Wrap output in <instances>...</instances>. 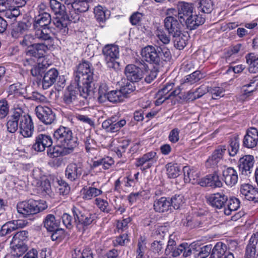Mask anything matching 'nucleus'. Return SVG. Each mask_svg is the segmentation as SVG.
<instances>
[{"label": "nucleus", "mask_w": 258, "mask_h": 258, "mask_svg": "<svg viewBox=\"0 0 258 258\" xmlns=\"http://www.w3.org/2000/svg\"><path fill=\"white\" fill-rule=\"evenodd\" d=\"M93 69L91 63L82 60V106L88 105L93 89Z\"/></svg>", "instance_id": "nucleus-1"}, {"label": "nucleus", "mask_w": 258, "mask_h": 258, "mask_svg": "<svg viewBox=\"0 0 258 258\" xmlns=\"http://www.w3.org/2000/svg\"><path fill=\"white\" fill-rule=\"evenodd\" d=\"M57 145L66 148V153H71L77 146V139L72 136V131L68 127L60 126L53 133Z\"/></svg>", "instance_id": "nucleus-2"}, {"label": "nucleus", "mask_w": 258, "mask_h": 258, "mask_svg": "<svg viewBox=\"0 0 258 258\" xmlns=\"http://www.w3.org/2000/svg\"><path fill=\"white\" fill-rule=\"evenodd\" d=\"M47 208L46 202L43 200H29L20 202L17 206L18 212L25 217L37 214Z\"/></svg>", "instance_id": "nucleus-3"}, {"label": "nucleus", "mask_w": 258, "mask_h": 258, "mask_svg": "<svg viewBox=\"0 0 258 258\" xmlns=\"http://www.w3.org/2000/svg\"><path fill=\"white\" fill-rule=\"evenodd\" d=\"M170 235L165 249V254L169 257H177L181 253L184 257L190 256L192 253L193 246L187 242H183L177 246L176 242Z\"/></svg>", "instance_id": "nucleus-4"}, {"label": "nucleus", "mask_w": 258, "mask_h": 258, "mask_svg": "<svg viewBox=\"0 0 258 258\" xmlns=\"http://www.w3.org/2000/svg\"><path fill=\"white\" fill-rule=\"evenodd\" d=\"M107 67L116 71L119 69V63L116 61L119 56V50L117 45L108 44L102 50Z\"/></svg>", "instance_id": "nucleus-5"}, {"label": "nucleus", "mask_w": 258, "mask_h": 258, "mask_svg": "<svg viewBox=\"0 0 258 258\" xmlns=\"http://www.w3.org/2000/svg\"><path fill=\"white\" fill-rule=\"evenodd\" d=\"M79 68L74 73V79L72 81L71 85L68 87V90L63 95V100L66 104H70L75 101L80 92V78L81 72Z\"/></svg>", "instance_id": "nucleus-6"}, {"label": "nucleus", "mask_w": 258, "mask_h": 258, "mask_svg": "<svg viewBox=\"0 0 258 258\" xmlns=\"http://www.w3.org/2000/svg\"><path fill=\"white\" fill-rule=\"evenodd\" d=\"M20 113L19 127L20 133L25 138L30 137L34 131V124L31 117L18 108Z\"/></svg>", "instance_id": "nucleus-7"}, {"label": "nucleus", "mask_w": 258, "mask_h": 258, "mask_svg": "<svg viewBox=\"0 0 258 258\" xmlns=\"http://www.w3.org/2000/svg\"><path fill=\"white\" fill-rule=\"evenodd\" d=\"M157 153L150 151L142 156L136 159L135 165L137 167H143L141 169L144 170L150 168L155 164L158 160Z\"/></svg>", "instance_id": "nucleus-8"}, {"label": "nucleus", "mask_w": 258, "mask_h": 258, "mask_svg": "<svg viewBox=\"0 0 258 258\" xmlns=\"http://www.w3.org/2000/svg\"><path fill=\"white\" fill-rule=\"evenodd\" d=\"M207 203L216 209L225 208L227 201V196L223 192H217L206 196Z\"/></svg>", "instance_id": "nucleus-9"}, {"label": "nucleus", "mask_w": 258, "mask_h": 258, "mask_svg": "<svg viewBox=\"0 0 258 258\" xmlns=\"http://www.w3.org/2000/svg\"><path fill=\"white\" fill-rule=\"evenodd\" d=\"M240 195L247 201L258 203V189L249 183L241 184Z\"/></svg>", "instance_id": "nucleus-10"}, {"label": "nucleus", "mask_w": 258, "mask_h": 258, "mask_svg": "<svg viewBox=\"0 0 258 258\" xmlns=\"http://www.w3.org/2000/svg\"><path fill=\"white\" fill-rule=\"evenodd\" d=\"M35 112L39 119L46 124H50L55 120V114L48 107L38 106L35 108Z\"/></svg>", "instance_id": "nucleus-11"}, {"label": "nucleus", "mask_w": 258, "mask_h": 258, "mask_svg": "<svg viewBox=\"0 0 258 258\" xmlns=\"http://www.w3.org/2000/svg\"><path fill=\"white\" fill-rule=\"evenodd\" d=\"M258 143V130L254 127L247 129L242 140V146L248 149L255 147Z\"/></svg>", "instance_id": "nucleus-12"}, {"label": "nucleus", "mask_w": 258, "mask_h": 258, "mask_svg": "<svg viewBox=\"0 0 258 258\" xmlns=\"http://www.w3.org/2000/svg\"><path fill=\"white\" fill-rule=\"evenodd\" d=\"M227 150V147L224 145L218 146L209 157L206 162V166L208 168H215L222 159L223 156Z\"/></svg>", "instance_id": "nucleus-13"}, {"label": "nucleus", "mask_w": 258, "mask_h": 258, "mask_svg": "<svg viewBox=\"0 0 258 258\" xmlns=\"http://www.w3.org/2000/svg\"><path fill=\"white\" fill-rule=\"evenodd\" d=\"M141 54L146 61L150 63L159 64L160 62L161 55L159 53L158 47L156 49L153 46L148 45L142 50Z\"/></svg>", "instance_id": "nucleus-14"}, {"label": "nucleus", "mask_w": 258, "mask_h": 258, "mask_svg": "<svg viewBox=\"0 0 258 258\" xmlns=\"http://www.w3.org/2000/svg\"><path fill=\"white\" fill-rule=\"evenodd\" d=\"M52 144V140L50 136L40 134L36 137L32 148L37 152H42L46 148L50 147Z\"/></svg>", "instance_id": "nucleus-15"}, {"label": "nucleus", "mask_w": 258, "mask_h": 258, "mask_svg": "<svg viewBox=\"0 0 258 258\" xmlns=\"http://www.w3.org/2000/svg\"><path fill=\"white\" fill-rule=\"evenodd\" d=\"M124 74L127 80L131 82H138L143 77L142 69L133 64H128L125 67Z\"/></svg>", "instance_id": "nucleus-16"}, {"label": "nucleus", "mask_w": 258, "mask_h": 258, "mask_svg": "<svg viewBox=\"0 0 258 258\" xmlns=\"http://www.w3.org/2000/svg\"><path fill=\"white\" fill-rule=\"evenodd\" d=\"M254 161L253 157L251 155H245L240 158L238 167L241 174L248 175L252 172Z\"/></svg>", "instance_id": "nucleus-17"}, {"label": "nucleus", "mask_w": 258, "mask_h": 258, "mask_svg": "<svg viewBox=\"0 0 258 258\" xmlns=\"http://www.w3.org/2000/svg\"><path fill=\"white\" fill-rule=\"evenodd\" d=\"M199 184L202 186L211 187L212 188L220 187L223 183L219 178V176L216 172L209 174L202 178L199 181Z\"/></svg>", "instance_id": "nucleus-18"}, {"label": "nucleus", "mask_w": 258, "mask_h": 258, "mask_svg": "<svg viewBox=\"0 0 258 258\" xmlns=\"http://www.w3.org/2000/svg\"><path fill=\"white\" fill-rule=\"evenodd\" d=\"M164 27L169 34L173 35L181 31L182 23L179 22L177 19L172 16H168L164 20Z\"/></svg>", "instance_id": "nucleus-19"}, {"label": "nucleus", "mask_w": 258, "mask_h": 258, "mask_svg": "<svg viewBox=\"0 0 258 258\" xmlns=\"http://www.w3.org/2000/svg\"><path fill=\"white\" fill-rule=\"evenodd\" d=\"M178 17L181 23L185 21L188 16L193 14L194 8L191 4L180 2L177 5Z\"/></svg>", "instance_id": "nucleus-20"}, {"label": "nucleus", "mask_w": 258, "mask_h": 258, "mask_svg": "<svg viewBox=\"0 0 258 258\" xmlns=\"http://www.w3.org/2000/svg\"><path fill=\"white\" fill-rule=\"evenodd\" d=\"M222 175L226 184L230 187L235 185L238 181L237 172L233 168L228 167L224 170Z\"/></svg>", "instance_id": "nucleus-21"}, {"label": "nucleus", "mask_w": 258, "mask_h": 258, "mask_svg": "<svg viewBox=\"0 0 258 258\" xmlns=\"http://www.w3.org/2000/svg\"><path fill=\"white\" fill-rule=\"evenodd\" d=\"M205 21V19L202 15L191 14L188 16L184 22L187 28L189 30H195L198 27L203 25Z\"/></svg>", "instance_id": "nucleus-22"}, {"label": "nucleus", "mask_w": 258, "mask_h": 258, "mask_svg": "<svg viewBox=\"0 0 258 258\" xmlns=\"http://www.w3.org/2000/svg\"><path fill=\"white\" fill-rule=\"evenodd\" d=\"M58 76V72L55 69H51L45 73L42 81V87L47 89L56 82Z\"/></svg>", "instance_id": "nucleus-23"}, {"label": "nucleus", "mask_w": 258, "mask_h": 258, "mask_svg": "<svg viewBox=\"0 0 258 258\" xmlns=\"http://www.w3.org/2000/svg\"><path fill=\"white\" fill-rule=\"evenodd\" d=\"M154 210L156 212L164 213L171 210L169 198L165 197L156 199L153 204Z\"/></svg>", "instance_id": "nucleus-24"}, {"label": "nucleus", "mask_w": 258, "mask_h": 258, "mask_svg": "<svg viewBox=\"0 0 258 258\" xmlns=\"http://www.w3.org/2000/svg\"><path fill=\"white\" fill-rule=\"evenodd\" d=\"M20 113L18 108H15L10 116L7 123L8 131L11 133L17 131L19 126Z\"/></svg>", "instance_id": "nucleus-25"}, {"label": "nucleus", "mask_w": 258, "mask_h": 258, "mask_svg": "<svg viewBox=\"0 0 258 258\" xmlns=\"http://www.w3.org/2000/svg\"><path fill=\"white\" fill-rule=\"evenodd\" d=\"M229 252L225 244L219 242L212 248L210 258H222Z\"/></svg>", "instance_id": "nucleus-26"}, {"label": "nucleus", "mask_w": 258, "mask_h": 258, "mask_svg": "<svg viewBox=\"0 0 258 258\" xmlns=\"http://www.w3.org/2000/svg\"><path fill=\"white\" fill-rule=\"evenodd\" d=\"M246 63L248 64V71L250 73H258V55L253 53H249L245 56Z\"/></svg>", "instance_id": "nucleus-27"}, {"label": "nucleus", "mask_w": 258, "mask_h": 258, "mask_svg": "<svg viewBox=\"0 0 258 258\" xmlns=\"http://www.w3.org/2000/svg\"><path fill=\"white\" fill-rule=\"evenodd\" d=\"M258 256V242L250 237L245 250V258H256Z\"/></svg>", "instance_id": "nucleus-28"}, {"label": "nucleus", "mask_w": 258, "mask_h": 258, "mask_svg": "<svg viewBox=\"0 0 258 258\" xmlns=\"http://www.w3.org/2000/svg\"><path fill=\"white\" fill-rule=\"evenodd\" d=\"M51 22L49 14L42 13L36 16L34 26L35 28L47 27Z\"/></svg>", "instance_id": "nucleus-29"}, {"label": "nucleus", "mask_w": 258, "mask_h": 258, "mask_svg": "<svg viewBox=\"0 0 258 258\" xmlns=\"http://www.w3.org/2000/svg\"><path fill=\"white\" fill-rule=\"evenodd\" d=\"M172 36L174 46L179 50L183 49L186 45L188 36L182 33L181 31Z\"/></svg>", "instance_id": "nucleus-30"}, {"label": "nucleus", "mask_w": 258, "mask_h": 258, "mask_svg": "<svg viewBox=\"0 0 258 258\" xmlns=\"http://www.w3.org/2000/svg\"><path fill=\"white\" fill-rule=\"evenodd\" d=\"M227 208H224V212L226 215L232 214V212L237 210L240 207V201L235 197L231 198L229 200L227 199Z\"/></svg>", "instance_id": "nucleus-31"}, {"label": "nucleus", "mask_w": 258, "mask_h": 258, "mask_svg": "<svg viewBox=\"0 0 258 258\" xmlns=\"http://www.w3.org/2000/svg\"><path fill=\"white\" fill-rule=\"evenodd\" d=\"M184 174V180L185 182H191L194 183L198 177V173L194 168L189 166H184L182 168Z\"/></svg>", "instance_id": "nucleus-32"}, {"label": "nucleus", "mask_w": 258, "mask_h": 258, "mask_svg": "<svg viewBox=\"0 0 258 258\" xmlns=\"http://www.w3.org/2000/svg\"><path fill=\"white\" fill-rule=\"evenodd\" d=\"M95 17L99 22H104L109 18L110 12L107 10H104L101 6L96 7L94 9Z\"/></svg>", "instance_id": "nucleus-33"}, {"label": "nucleus", "mask_w": 258, "mask_h": 258, "mask_svg": "<svg viewBox=\"0 0 258 258\" xmlns=\"http://www.w3.org/2000/svg\"><path fill=\"white\" fill-rule=\"evenodd\" d=\"M44 226L48 231H53L56 230L59 226V222H57L54 216L52 214H48L46 216L43 221Z\"/></svg>", "instance_id": "nucleus-34"}, {"label": "nucleus", "mask_w": 258, "mask_h": 258, "mask_svg": "<svg viewBox=\"0 0 258 258\" xmlns=\"http://www.w3.org/2000/svg\"><path fill=\"white\" fill-rule=\"evenodd\" d=\"M79 168L76 163L69 164L65 171L66 176L71 181L75 180L80 175Z\"/></svg>", "instance_id": "nucleus-35"}, {"label": "nucleus", "mask_w": 258, "mask_h": 258, "mask_svg": "<svg viewBox=\"0 0 258 258\" xmlns=\"http://www.w3.org/2000/svg\"><path fill=\"white\" fill-rule=\"evenodd\" d=\"M27 30V26L26 23L19 22L13 26L11 35L14 38H19L23 36Z\"/></svg>", "instance_id": "nucleus-36"}, {"label": "nucleus", "mask_w": 258, "mask_h": 258, "mask_svg": "<svg viewBox=\"0 0 258 258\" xmlns=\"http://www.w3.org/2000/svg\"><path fill=\"white\" fill-rule=\"evenodd\" d=\"M147 250L145 238L141 237L138 240L137 248L136 251V258H148L146 254Z\"/></svg>", "instance_id": "nucleus-37"}, {"label": "nucleus", "mask_w": 258, "mask_h": 258, "mask_svg": "<svg viewBox=\"0 0 258 258\" xmlns=\"http://www.w3.org/2000/svg\"><path fill=\"white\" fill-rule=\"evenodd\" d=\"M167 174L169 178H174L178 177L181 171L180 166L177 164L169 163L166 166Z\"/></svg>", "instance_id": "nucleus-38"}, {"label": "nucleus", "mask_w": 258, "mask_h": 258, "mask_svg": "<svg viewBox=\"0 0 258 258\" xmlns=\"http://www.w3.org/2000/svg\"><path fill=\"white\" fill-rule=\"evenodd\" d=\"M36 29L34 37L41 40H48L51 39L50 30L47 27L35 28Z\"/></svg>", "instance_id": "nucleus-39"}, {"label": "nucleus", "mask_w": 258, "mask_h": 258, "mask_svg": "<svg viewBox=\"0 0 258 258\" xmlns=\"http://www.w3.org/2000/svg\"><path fill=\"white\" fill-rule=\"evenodd\" d=\"M12 255L15 257L21 256L28 249L27 244H10Z\"/></svg>", "instance_id": "nucleus-40"}, {"label": "nucleus", "mask_w": 258, "mask_h": 258, "mask_svg": "<svg viewBox=\"0 0 258 258\" xmlns=\"http://www.w3.org/2000/svg\"><path fill=\"white\" fill-rule=\"evenodd\" d=\"M106 98L110 102L117 103L122 101L124 97L120 90H116L109 91Z\"/></svg>", "instance_id": "nucleus-41"}, {"label": "nucleus", "mask_w": 258, "mask_h": 258, "mask_svg": "<svg viewBox=\"0 0 258 258\" xmlns=\"http://www.w3.org/2000/svg\"><path fill=\"white\" fill-rule=\"evenodd\" d=\"M49 5L52 11L55 14L63 16L65 13V6L57 0H50Z\"/></svg>", "instance_id": "nucleus-42"}, {"label": "nucleus", "mask_w": 258, "mask_h": 258, "mask_svg": "<svg viewBox=\"0 0 258 258\" xmlns=\"http://www.w3.org/2000/svg\"><path fill=\"white\" fill-rule=\"evenodd\" d=\"M174 85V83L173 82L168 83L164 85L163 87L156 94L157 99H164L165 97L171 92Z\"/></svg>", "instance_id": "nucleus-43"}, {"label": "nucleus", "mask_w": 258, "mask_h": 258, "mask_svg": "<svg viewBox=\"0 0 258 258\" xmlns=\"http://www.w3.org/2000/svg\"><path fill=\"white\" fill-rule=\"evenodd\" d=\"M204 77L203 74L200 71H196L185 77L183 83H188L190 85L198 82Z\"/></svg>", "instance_id": "nucleus-44"}, {"label": "nucleus", "mask_w": 258, "mask_h": 258, "mask_svg": "<svg viewBox=\"0 0 258 258\" xmlns=\"http://www.w3.org/2000/svg\"><path fill=\"white\" fill-rule=\"evenodd\" d=\"M64 151H66V148H62L57 145L56 147L49 148L47 151V154L50 157L54 158L60 155L63 156L70 153L68 152L66 153Z\"/></svg>", "instance_id": "nucleus-45"}, {"label": "nucleus", "mask_w": 258, "mask_h": 258, "mask_svg": "<svg viewBox=\"0 0 258 258\" xmlns=\"http://www.w3.org/2000/svg\"><path fill=\"white\" fill-rule=\"evenodd\" d=\"M239 147V141L238 138L234 137L231 139L229 147L228 149V152L229 156H234L238 152Z\"/></svg>", "instance_id": "nucleus-46"}, {"label": "nucleus", "mask_w": 258, "mask_h": 258, "mask_svg": "<svg viewBox=\"0 0 258 258\" xmlns=\"http://www.w3.org/2000/svg\"><path fill=\"white\" fill-rule=\"evenodd\" d=\"M68 20H66L63 16L60 18L57 17L54 21V24L56 28L62 33L67 32L68 29L67 28Z\"/></svg>", "instance_id": "nucleus-47"}, {"label": "nucleus", "mask_w": 258, "mask_h": 258, "mask_svg": "<svg viewBox=\"0 0 258 258\" xmlns=\"http://www.w3.org/2000/svg\"><path fill=\"white\" fill-rule=\"evenodd\" d=\"M102 190L98 188L89 187L87 190L84 189L83 198L85 200H90L93 197L100 195Z\"/></svg>", "instance_id": "nucleus-48"}, {"label": "nucleus", "mask_w": 258, "mask_h": 258, "mask_svg": "<svg viewBox=\"0 0 258 258\" xmlns=\"http://www.w3.org/2000/svg\"><path fill=\"white\" fill-rule=\"evenodd\" d=\"M146 195L145 190H140L137 192H131L127 197V200L131 205L136 203L137 201H141L145 198Z\"/></svg>", "instance_id": "nucleus-49"}, {"label": "nucleus", "mask_w": 258, "mask_h": 258, "mask_svg": "<svg viewBox=\"0 0 258 258\" xmlns=\"http://www.w3.org/2000/svg\"><path fill=\"white\" fill-rule=\"evenodd\" d=\"M171 208L173 207L174 209L177 210L184 203L183 197L182 195H175L171 198H169Z\"/></svg>", "instance_id": "nucleus-50"}, {"label": "nucleus", "mask_w": 258, "mask_h": 258, "mask_svg": "<svg viewBox=\"0 0 258 258\" xmlns=\"http://www.w3.org/2000/svg\"><path fill=\"white\" fill-rule=\"evenodd\" d=\"M95 215L93 213H87L82 214V225H83V230L85 231L88 225H90L95 220Z\"/></svg>", "instance_id": "nucleus-51"}, {"label": "nucleus", "mask_w": 258, "mask_h": 258, "mask_svg": "<svg viewBox=\"0 0 258 258\" xmlns=\"http://www.w3.org/2000/svg\"><path fill=\"white\" fill-rule=\"evenodd\" d=\"M158 52L161 55L160 61H168L171 58V54L169 49L164 45L158 47Z\"/></svg>", "instance_id": "nucleus-52"}, {"label": "nucleus", "mask_w": 258, "mask_h": 258, "mask_svg": "<svg viewBox=\"0 0 258 258\" xmlns=\"http://www.w3.org/2000/svg\"><path fill=\"white\" fill-rule=\"evenodd\" d=\"M9 105L6 99L0 100V119L5 118L9 113Z\"/></svg>", "instance_id": "nucleus-53"}, {"label": "nucleus", "mask_w": 258, "mask_h": 258, "mask_svg": "<svg viewBox=\"0 0 258 258\" xmlns=\"http://www.w3.org/2000/svg\"><path fill=\"white\" fill-rule=\"evenodd\" d=\"M200 10L204 13L209 14L213 10V3L211 0H202L199 7Z\"/></svg>", "instance_id": "nucleus-54"}, {"label": "nucleus", "mask_w": 258, "mask_h": 258, "mask_svg": "<svg viewBox=\"0 0 258 258\" xmlns=\"http://www.w3.org/2000/svg\"><path fill=\"white\" fill-rule=\"evenodd\" d=\"M208 92L212 95V98L216 99L217 97L224 96V89L220 87H208Z\"/></svg>", "instance_id": "nucleus-55"}, {"label": "nucleus", "mask_w": 258, "mask_h": 258, "mask_svg": "<svg viewBox=\"0 0 258 258\" xmlns=\"http://www.w3.org/2000/svg\"><path fill=\"white\" fill-rule=\"evenodd\" d=\"M181 91V89L180 86H178L173 91H171L168 95H166L164 99H162L161 98L157 99L155 101V105L156 106H159L162 104L165 100L169 99L171 97H175L179 95Z\"/></svg>", "instance_id": "nucleus-56"}, {"label": "nucleus", "mask_w": 258, "mask_h": 258, "mask_svg": "<svg viewBox=\"0 0 258 258\" xmlns=\"http://www.w3.org/2000/svg\"><path fill=\"white\" fill-rule=\"evenodd\" d=\"M212 245L208 244L200 248L198 253L196 254L197 258H206L211 253Z\"/></svg>", "instance_id": "nucleus-57"}, {"label": "nucleus", "mask_w": 258, "mask_h": 258, "mask_svg": "<svg viewBox=\"0 0 258 258\" xmlns=\"http://www.w3.org/2000/svg\"><path fill=\"white\" fill-rule=\"evenodd\" d=\"M15 231L14 226L11 221L8 222L4 224L0 230V236H4Z\"/></svg>", "instance_id": "nucleus-58"}, {"label": "nucleus", "mask_w": 258, "mask_h": 258, "mask_svg": "<svg viewBox=\"0 0 258 258\" xmlns=\"http://www.w3.org/2000/svg\"><path fill=\"white\" fill-rule=\"evenodd\" d=\"M114 117L113 121V133L119 131L121 128L124 126L126 122L124 119L120 118L118 116H113Z\"/></svg>", "instance_id": "nucleus-59"}, {"label": "nucleus", "mask_w": 258, "mask_h": 258, "mask_svg": "<svg viewBox=\"0 0 258 258\" xmlns=\"http://www.w3.org/2000/svg\"><path fill=\"white\" fill-rule=\"evenodd\" d=\"M134 82H127L126 85L122 86L120 89L124 98L127 97V95L132 93L135 90V86Z\"/></svg>", "instance_id": "nucleus-60"}, {"label": "nucleus", "mask_w": 258, "mask_h": 258, "mask_svg": "<svg viewBox=\"0 0 258 258\" xmlns=\"http://www.w3.org/2000/svg\"><path fill=\"white\" fill-rule=\"evenodd\" d=\"M95 204L99 209L104 212L108 213L109 209L108 208V203L107 201L101 198H96L95 199Z\"/></svg>", "instance_id": "nucleus-61"}, {"label": "nucleus", "mask_w": 258, "mask_h": 258, "mask_svg": "<svg viewBox=\"0 0 258 258\" xmlns=\"http://www.w3.org/2000/svg\"><path fill=\"white\" fill-rule=\"evenodd\" d=\"M114 117L111 116L110 118L104 120L102 123V127L108 133H113V121Z\"/></svg>", "instance_id": "nucleus-62"}, {"label": "nucleus", "mask_w": 258, "mask_h": 258, "mask_svg": "<svg viewBox=\"0 0 258 258\" xmlns=\"http://www.w3.org/2000/svg\"><path fill=\"white\" fill-rule=\"evenodd\" d=\"M58 186H57L58 192L60 195H67L70 190V187L67 183L63 180L58 181Z\"/></svg>", "instance_id": "nucleus-63"}, {"label": "nucleus", "mask_w": 258, "mask_h": 258, "mask_svg": "<svg viewBox=\"0 0 258 258\" xmlns=\"http://www.w3.org/2000/svg\"><path fill=\"white\" fill-rule=\"evenodd\" d=\"M130 218L128 217L121 220H118L116 224V228L118 232H122L127 228L128 224L131 222Z\"/></svg>", "instance_id": "nucleus-64"}]
</instances>
